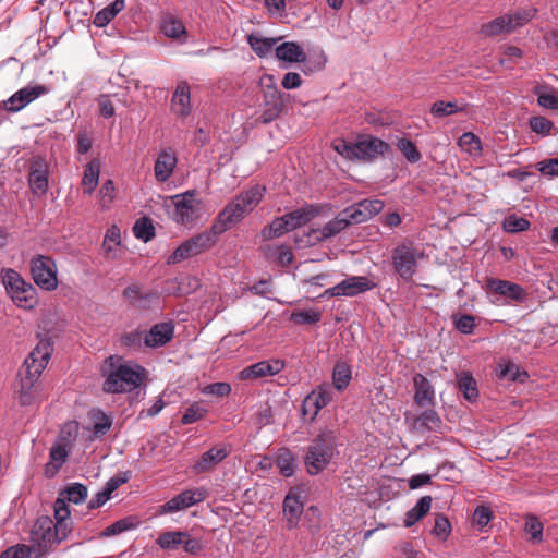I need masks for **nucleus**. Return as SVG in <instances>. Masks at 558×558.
I'll use <instances>...</instances> for the list:
<instances>
[{
    "label": "nucleus",
    "mask_w": 558,
    "mask_h": 558,
    "mask_svg": "<svg viewBox=\"0 0 558 558\" xmlns=\"http://www.w3.org/2000/svg\"><path fill=\"white\" fill-rule=\"evenodd\" d=\"M162 33L169 37L180 41H185L186 28L184 24L173 16H167L162 21Z\"/></svg>",
    "instance_id": "c9c22d12"
},
{
    "label": "nucleus",
    "mask_w": 558,
    "mask_h": 558,
    "mask_svg": "<svg viewBox=\"0 0 558 558\" xmlns=\"http://www.w3.org/2000/svg\"><path fill=\"white\" fill-rule=\"evenodd\" d=\"M315 403L322 410L323 408L327 407L332 401V390L327 385L318 386L316 391L311 392Z\"/></svg>",
    "instance_id": "052dcab7"
},
{
    "label": "nucleus",
    "mask_w": 558,
    "mask_h": 558,
    "mask_svg": "<svg viewBox=\"0 0 558 558\" xmlns=\"http://www.w3.org/2000/svg\"><path fill=\"white\" fill-rule=\"evenodd\" d=\"M337 452V435L332 429L320 430L304 451V465L310 475L323 472Z\"/></svg>",
    "instance_id": "20e7f679"
},
{
    "label": "nucleus",
    "mask_w": 558,
    "mask_h": 558,
    "mask_svg": "<svg viewBox=\"0 0 558 558\" xmlns=\"http://www.w3.org/2000/svg\"><path fill=\"white\" fill-rule=\"evenodd\" d=\"M356 160L373 162L384 156L389 145L385 141L369 134L360 135L355 141Z\"/></svg>",
    "instance_id": "ddd939ff"
},
{
    "label": "nucleus",
    "mask_w": 558,
    "mask_h": 558,
    "mask_svg": "<svg viewBox=\"0 0 558 558\" xmlns=\"http://www.w3.org/2000/svg\"><path fill=\"white\" fill-rule=\"evenodd\" d=\"M279 38H267L259 35L251 34L247 36V41L252 50L259 57L265 58L275 51V46Z\"/></svg>",
    "instance_id": "2f4dec72"
},
{
    "label": "nucleus",
    "mask_w": 558,
    "mask_h": 558,
    "mask_svg": "<svg viewBox=\"0 0 558 558\" xmlns=\"http://www.w3.org/2000/svg\"><path fill=\"white\" fill-rule=\"evenodd\" d=\"M52 351L53 348L50 340L41 339L19 369V388H16L15 393L19 395L22 405L33 403L35 399L33 389L43 371L48 365Z\"/></svg>",
    "instance_id": "f257e3e1"
},
{
    "label": "nucleus",
    "mask_w": 558,
    "mask_h": 558,
    "mask_svg": "<svg viewBox=\"0 0 558 558\" xmlns=\"http://www.w3.org/2000/svg\"><path fill=\"white\" fill-rule=\"evenodd\" d=\"M60 496L75 505L84 502L87 498V487L81 483H72L61 490Z\"/></svg>",
    "instance_id": "ea45409f"
},
{
    "label": "nucleus",
    "mask_w": 558,
    "mask_h": 558,
    "mask_svg": "<svg viewBox=\"0 0 558 558\" xmlns=\"http://www.w3.org/2000/svg\"><path fill=\"white\" fill-rule=\"evenodd\" d=\"M415 388L414 402L420 408L434 405L435 390L430 381L422 374H415L413 377Z\"/></svg>",
    "instance_id": "5701e85b"
},
{
    "label": "nucleus",
    "mask_w": 558,
    "mask_h": 558,
    "mask_svg": "<svg viewBox=\"0 0 558 558\" xmlns=\"http://www.w3.org/2000/svg\"><path fill=\"white\" fill-rule=\"evenodd\" d=\"M267 256L272 258L277 264L287 266L292 263L293 254L290 247L286 245H278L267 248Z\"/></svg>",
    "instance_id": "6e6d98bb"
},
{
    "label": "nucleus",
    "mask_w": 558,
    "mask_h": 558,
    "mask_svg": "<svg viewBox=\"0 0 558 558\" xmlns=\"http://www.w3.org/2000/svg\"><path fill=\"white\" fill-rule=\"evenodd\" d=\"M349 227V222L343 213H339L332 220L328 221L320 229H313V233H317L316 240L323 241L339 234Z\"/></svg>",
    "instance_id": "cd10ccee"
},
{
    "label": "nucleus",
    "mask_w": 558,
    "mask_h": 558,
    "mask_svg": "<svg viewBox=\"0 0 558 558\" xmlns=\"http://www.w3.org/2000/svg\"><path fill=\"white\" fill-rule=\"evenodd\" d=\"M459 146L473 156H478L482 153V143L478 136L471 132H465L459 138Z\"/></svg>",
    "instance_id": "de8ad7c7"
},
{
    "label": "nucleus",
    "mask_w": 558,
    "mask_h": 558,
    "mask_svg": "<svg viewBox=\"0 0 558 558\" xmlns=\"http://www.w3.org/2000/svg\"><path fill=\"white\" fill-rule=\"evenodd\" d=\"M48 165L44 157L36 156L31 159L28 184L33 194L43 196L49 187L48 183Z\"/></svg>",
    "instance_id": "2eb2a0df"
},
{
    "label": "nucleus",
    "mask_w": 558,
    "mask_h": 558,
    "mask_svg": "<svg viewBox=\"0 0 558 558\" xmlns=\"http://www.w3.org/2000/svg\"><path fill=\"white\" fill-rule=\"evenodd\" d=\"M174 206L173 218L177 222L186 225L198 218L201 201L194 190L171 197Z\"/></svg>",
    "instance_id": "9b49d317"
},
{
    "label": "nucleus",
    "mask_w": 558,
    "mask_h": 558,
    "mask_svg": "<svg viewBox=\"0 0 558 558\" xmlns=\"http://www.w3.org/2000/svg\"><path fill=\"white\" fill-rule=\"evenodd\" d=\"M492 519L493 512L487 506L480 505L475 508L473 513V524H475L480 529H484L489 524Z\"/></svg>",
    "instance_id": "69168bd1"
},
{
    "label": "nucleus",
    "mask_w": 558,
    "mask_h": 558,
    "mask_svg": "<svg viewBox=\"0 0 558 558\" xmlns=\"http://www.w3.org/2000/svg\"><path fill=\"white\" fill-rule=\"evenodd\" d=\"M543 523L534 515L526 518L524 531L530 535L534 543H541L543 541Z\"/></svg>",
    "instance_id": "13d9d810"
},
{
    "label": "nucleus",
    "mask_w": 558,
    "mask_h": 558,
    "mask_svg": "<svg viewBox=\"0 0 558 558\" xmlns=\"http://www.w3.org/2000/svg\"><path fill=\"white\" fill-rule=\"evenodd\" d=\"M229 456V450L225 447H213L204 452L201 458L194 463L193 472L195 474H203L214 470L221 461Z\"/></svg>",
    "instance_id": "aec40b11"
},
{
    "label": "nucleus",
    "mask_w": 558,
    "mask_h": 558,
    "mask_svg": "<svg viewBox=\"0 0 558 558\" xmlns=\"http://www.w3.org/2000/svg\"><path fill=\"white\" fill-rule=\"evenodd\" d=\"M68 502L69 501L60 495L57 498V500L54 501V517H56L54 523L57 525H60V523H62V525L64 524L69 529V533H70L71 529H72V523L70 521L71 512H70Z\"/></svg>",
    "instance_id": "37998d69"
},
{
    "label": "nucleus",
    "mask_w": 558,
    "mask_h": 558,
    "mask_svg": "<svg viewBox=\"0 0 558 558\" xmlns=\"http://www.w3.org/2000/svg\"><path fill=\"white\" fill-rule=\"evenodd\" d=\"M352 379L351 366L344 361H338L332 369V385L338 391H343Z\"/></svg>",
    "instance_id": "7c9ffc66"
},
{
    "label": "nucleus",
    "mask_w": 558,
    "mask_h": 558,
    "mask_svg": "<svg viewBox=\"0 0 558 558\" xmlns=\"http://www.w3.org/2000/svg\"><path fill=\"white\" fill-rule=\"evenodd\" d=\"M49 87L41 84L27 85L14 94L20 98L22 105L25 107L36 100L37 98L49 93Z\"/></svg>",
    "instance_id": "e433bc0d"
},
{
    "label": "nucleus",
    "mask_w": 558,
    "mask_h": 558,
    "mask_svg": "<svg viewBox=\"0 0 558 558\" xmlns=\"http://www.w3.org/2000/svg\"><path fill=\"white\" fill-rule=\"evenodd\" d=\"M356 204L362 209L364 217H366L368 220L372 217H374L375 215L379 214L385 207V203L377 198L376 199H363Z\"/></svg>",
    "instance_id": "bf43d9fd"
},
{
    "label": "nucleus",
    "mask_w": 558,
    "mask_h": 558,
    "mask_svg": "<svg viewBox=\"0 0 558 558\" xmlns=\"http://www.w3.org/2000/svg\"><path fill=\"white\" fill-rule=\"evenodd\" d=\"M208 497V490L205 487H197L185 489L179 495H175L170 500L160 506L159 513H174L180 510L187 509L191 506L204 501Z\"/></svg>",
    "instance_id": "f8f14e48"
},
{
    "label": "nucleus",
    "mask_w": 558,
    "mask_h": 558,
    "mask_svg": "<svg viewBox=\"0 0 558 558\" xmlns=\"http://www.w3.org/2000/svg\"><path fill=\"white\" fill-rule=\"evenodd\" d=\"M498 377L500 379H507L510 381H521L527 377V373L517 366L514 363H508L505 365H500V369L498 372Z\"/></svg>",
    "instance_id": "8fccbe9b"
},
{
    "label": "nucleus",
    "mask_w": 558,
    "mask_h": 558,
    "mask_svg": "<svg viewBox=\"0 0 558 558\" xmlns=\"http://www.w3.org/2000/svg\"><path fill=\"white\" fill-rule=\"evenodd\" d=\"M207 410L205 408L201 407L198 403L195 402L185 410L181 418V423L183 425L195 423L203 418Z\"/></svg>",
    "instance_id": "0e129e2a"
},
{
    "label": "nucleus",
    "mask_w": 558,
    "mask_h": 558,
    "mask_svg": "<svg viewBox=\"0 0 558 558\" xmlns=\"http://www.w3.org/2000/svg\"><path fill=\"white\" fill-rule=\"evenodd\" d=\"M457 386L465 400L475 402L478 398L477 383L468 372L457 374Z\"/></svg>",
    "instance_id": "c756f323"
},
{
    "label": "nucleus",
    "mask_w": 558,
    "mask_h": 558,
    "mask_svg": "<svg viewBox=\"0 0 558 558\" xmlns=\"http://www.w3.org/2000/svg\"><path fill=\"white\" fill-rule=\"evenodd\" d=\"M533 93L537 96V102L541 107L558 110V95L555 90L546 92L545 87L537 86Z\"/></svg>",
    "instance_id": "a18cd8bd"
},
{
    "label": "nucleus",
    "mask_w": 558,
    "mask_h": 558,
    "mask_svg": "<svg viewBox=\"0 0 558 558\" xmlns=\"http://www.w3.org/2000/svg\"><path fill=\"white\" fill-rule=\"evenodd\" d=\"M432 501L433 499L430 496L421 497L415 506L407 512L404 518V526L411 527L418 520H421L429 511Z\"/></svg>",
    "instance_id": "473e14b6"
},
{
    "label": "nucleus",
    "mask_w": 558,
    "mask_h": 558,
    "mask_svg": "<svg viewBox=\"0 0 558 558\" xmlns=\"http://www.w3.org/2000/svg\"><path fill=\"white\" fill-rule=\"evenodd\" d=\"M333 149L345 159L356 160L355 141L339 140L333 144Z\"/></svg>",
    "instance_id": "338daca9"
},
{
    "label": "nucleus",
    "mask_w": 558,
    "mask_h": 558,
    "mask_svg": "<svg viewBox=\"0 0 558 558\" xmlns=\"http://www.w3.org/2000/svg\"><path fill=\"white\" fill-rule=\"evenodd\" d=\"M123 296L130 303L143 306V303L146 301L147 295H144L142 293V288L138 283H132L128 286L123 290Z\"/></svg>",
    "instance_id": "680f3d73"
},
{
    "label": "nucleus",
    "mask_w": 558,
    "mask_h": 558,
    "mask_svg": "<svg viewBox=\"0 0 558 558\" xmlns=\"http://www.w3.org/2000/svg\"><path fill=\"white\" fill-rule=\"evenodd\" d=\"M156 544L165 550H179L197 556L203 550L202 541L193 537L189 531L175 530L159 534Z\"/></svg>",
    "instance_id": "6e6552de"
},
{
    "label": "nucleus",
    "mask_w": 558,
    "mask_h": 558,
    "mask_svg": "<svg viewBox=\"0 0 558 558\" xmlns=\"http://www.w3.org/2000/svg\"><path fill=\"white\" fill-rule=\"evenodd\" d=\"M302 513L303 502L301 499L295 495L288 494L283 500V515L287 520L288 530L298 527Z\"/></svg>",
    "instance_id": "a878e982"
},
{
    "label": "nucleus",
    "mask_w": 558,
    "mask_h": 558,
    "mask_svg": "<svg viewBox=\"0 0 558 558\" xmlns=\"http://www.w3.org/2000/svg\"><path fill=\"white\" fill-rule=\"evenodd\" d=\"M463 108L457 101L438 100L430 108V113L437 118H444L462 111Z\"/></svg>",
    "instance_id": "603ef678"
},
{
    "label": "nucleus",
    "mask_w": 558,
    "mask_h": 558,
    "mask_svg": "<svg viewBox=\"0 0 558 558\" xmlns=\"http://www.w3.org/2000/svg\"><path fill=\"white\" fill-rule=\"evenodd\" d=\"M31 274L34 282L46 291L58 287L57 266L51 257L37 255L31 260Z\"/></svg>",
    "instance_id": "9d476101"
},
{
    "label": "nucleus",
    "mask_w": 558,
    "mask_h": 558,
    "mask_svg": "<svg viewBox=\"0 0 558 558\" xmlns=\"http://www.w3.org/2000/svg\"><path fill=\"white\" fill-rule=\"evenodd\" d=\"M220 235L219 232H216L214 229V225L211 227L189 239L184 243H182L170 256L168 259V264H177L183 259L196 256L204 251L214 246L217 242V236Z\"/></svg>",
    "instance_id": "0eeeda50"
},
{
    "label": "nucleus",
    "mask_w": 558,
    "mask_h": 558,
    "mask_svg": "<svg viewBox=\"0 0 558 558\" xmlns=\"http://www.w3.org/2000/svg\"><path fill=\"white\" fill-rule=\"evenodd\" d=\"M177 161L175 154L170 148L161 150L154 167L156 179L166 182L171 177Z\"/></svg>",
    "instance_id": "b1692460"
},
{
    "label": "nucleus",
    "mask_w": 558,
    "mask_h": 558,
    "mask_svg": "<svg viewBox=\"0 0 558 558\" xmlns=\"http://www.w3.org/2000/svg\"><path fill=\"white\" fill-rule=\"evenodd\" d=\"M68 535L69 529L64 524L57 525L51 518L40 517L32 529L31 541L41 555L53 545L64 541Z\"/></svg>",
    "instance_id": "423d86ee"
},
{
    "label": "nucleus",
    "mask_w": 558,
    "mask_h": 558,
    "mask_svg": "<svg viewBox=\"0 0 558 558\" xmlns=\"http://www.w3.org/2000/svg\"><path fill=\"white\" fill-rule=\"evenodd\" d=\"M94 420L93 433L96 437L106 435L112 426V418L101 410H96L92 415Z\"/></svg>",
    "instance_id": "49530a36"
},
{
    "label": "nucleus",
    "mask_w": 558,
    "mask_h": 558,
    "mask_svg": "<svg viewBox=\"0 0 558 558\" xmlns=\"http://www.w3.org/2000/svg\"><path fill=\"white\" fill-rule=\"evenodd\" d=\"M266 189L254 185L236 195L215 218L213 225L216 232L222 234L240 223L262 202Z\"/></svg>",
    "instance_id": "7ed1b4c3"
},
{
    "label": "nucleus",
    "mask_w": 558,
    "mask_h": 558,
    "mask_svg": "<svg viewBox=\"0 0 558 558\" xmlns=\"http://www.w3.org/2000/svg\"><path fill=\"white\" fill-rule=\"evenodd\" d=\"M397 147L404 158L411 163L418 162L422 158V154L417 149L416 145L409 138L402 137L398 140Z\"/></svg>",
    "instance_id": "09e8293b"
},
{
    "label": "nucleus",
    "mask_w": 558,
    "mask_h": 558,
    "mask_svg": "<svg viewBox=\"0 0 558 558\" xmlns=\"http://www.w3.org/2000/svg\"><path fill=\"white\" fill-rule=\"evenodd\" d=\"M322 210L323 207L318 204H306L295 210L284 214L283 216L289 231L306 226L313 219L318 217Z\"/></svg>",
    "instance_id": "f3484780"
},
{
    "label": "nucleus",
    "mask_w": 558,
    "mask_h": 558,
    "mask_svg": "<svg viewBox=\"0 0 558 558\" xmlns=\"http://www.w3.org/2000/svg\"><path fill=\"white\" fill-rule=\"evenodd\" d=\"M49 458L50 462L46 464L45 472L48 477H52L66 461L68 451L64 446L56 445L50 449Z\"/></svg>",
    "instance_id": "f704fd0d"
},
{
    "label": "nucleus",
    "mask_w": 558,
    "mask_h": 558,
    "mask_svg": "<svg viewBox=\"0 0 558 558\" xmlns=\"http://www.w3.org/2000/svg\"><path fill=\"white\" fill-rule=\"evenodd\" d=\"M137 525V523L135 522V519L134 518H123L121 520H118L116 521L114 523H112L111 525L107 526L101 533L100 535L102 537H110V536H114V535H118V534H121L123 532H126V531H130V530H133L135 529Z\"/></svg>",
    "instance_id": "c03bdc74"
},
{
    "label": "nucleus",
    "mask_w": 558,
    "mask_h": 558,
    "mask_svg": "<svg viewBox=\"0 0 558 558\" xmlns=\"http://www.w3.org/2000/svg\"><path fill=\"white\" fill-rule=\"evenodd\" d=\"M511 22L506 15L499 16L488 23H485L481 27V34L486 37H495L501 34L511 33Z\"/></svg>",
    "instance_id": "72a5a7b5"
},
{
    "label": "nucleus",
    "mask_w": 558,
    "mask_h": 558,
    "mask_svg": "<svg viewBox=\"0 0 558 558\" xmlns=\"http://www.w3.org/2000/svg\"><path fill=\"white\" fill-rule=\"evenodd\" d=\"M290 232L287 226L284 216L276 217L267 227L260 231V238L263 241H269L275 238H280L283 234Z\"/></svg>",
    "instance_id": "4c0bfd02"
},
{
    "label": "nucleus",
    "mask_w": 558,
    "mask_h": 558,
    "mask_svg": "<svg viewBox=\"0 0 558 558\" xmlns=\"http://www.w3.org/2000/svg\"><path fill=\"white\" fill-rule=\"evenodd\" d=\"M170 109L175 116L181 118L191 114V87L186 81L178 83L171 98Z\"/></svg>",
    "instance_id": "a211bd4d"
},
{
    "label": "nucleus",
    "mask_w": 558,
    "mask_h": 558,
    "mask_svg": "<svg viewBox=\"0 0 558 558\" xmlns=\"http://www.w3.org/2000/svg\"><path fill=\"white\" fill-rule=\"evenodd\" d=\"M133 232L137 239L146 243L155 236V227L149 218L143 217L135 221Z\"/></svg>",
    "instance_id": "79ce46f5"
},
{
    "label": "nucleus",
    "mask_w": 558,
    "mask_h": 558,
    "mask_svg": "<svg viewBox=\"0 0 558 558\" xmlns=\"http://www.w3.org/2000/svg\"><path fill=\"white\" fill-rule=\"evenodd\" d=\"M531 223L527 219L519 217L514 214L509 215L504 219L502 228L508 233H518L525 231L530 228Z\"/></svg>",
    "instance_id": "864d4df0"
},
{
    "label": "nucleus",
    "mask_w": 558,
    "mask_h": 558,
    "mask_svg": "<svg viewBox=\"0 0 558 558\" xmlns=\"http://www.w3.org/2000/svg\"><path fill=\"white\" fill-rule=\"evenodd\" d=\"M277 468L286 477L293 475L294 473V457L288 449H283L279 452L276 461Z\"/></svg>",
    "instance_id": "5fc2aeb1"
},
{
    "label": "nucleus",
    "mask_w": 558,
    "mask_h": 558,
    "mask_svg": "<svg viewBox=\"0 0 558 558\" xmlns=\"http://www.w3.org/2000/svg\"><path fill=\"white\" fill-rule=\"evenodd\" d=\"M486 290L514 302H522L526 298V293L520 284L497 278L486 280Z\"/></svg>",
    "instance_id": "dca6fc26"
},
{
    "label": "nucleus",
    "mask_w": 558,
    "mask_h": 558,
    "mask_svg": "<svg viewBox=\"0 0 558 558\" xmlns=\"http://www.w3.org/2000/svg\"><path fill=\"white\" fill-rule=\"evenodd\" d=\"M1 281L8 292L9 295L20 289V287H25L27 283L23 277L12 268H3L1 270Z\"/></svg>",
    "instance_id": "58836bf2"
},
{
    "label": "nucleus",
    "mask_w": 558,
    "mask_h": 558,
    "mask_svg": "<svg viewBox=\"0 0 558 558\" xmlns=\"http://www.w3.org/2000/svg\"><path fill=\"white\" fill-rule=\"evenodd\" d=\"M32 550L31 546L24 544L15 545L2 551L0 558H29Z\"/></svg>",
    "instance_id": "774afa93"
},
{
    "label": "nucleus",
    "mask_w": 558,
    "mask_h": 558,
    "mask_svg": "<svg viewBox=\"0 0 558 558\" xmlns=\"http://www.w3.org/2000/svg\"><path fill=\"white\" fill-rule=\"evenodd\" d=\"M120 356L110 355L101 371L105 381L102 390L107 393H123L141 386L145 378V368L138 364L120 363Z\"/></svg>",
    "instance_id": "f03ea898"
},
{
    "label": "nucleus",
    "mask_w": 558,
    "mask_h": 558,
    "mask_svg": "<svg viewBox=\"0 0 558 558\" xmlns=\"http://www.w3.org/2000/svg\"><path fill=\"white\" fill-rule=\"evenodd\" d=\"M284 364L280 360L260 361L241 371V377L247 379L274 376L279 374Z\"/></svg>",
    "instance_id": "4be33fe9"
},
{
    "label": "nucleus",
    "mask_w": 558,
    "mask_h": 558,
    "mask_svg": "<svg viewBox=\"0 0 558 558\" xmlns=\"http://www.w3.org/2000/svg\"><path fill=\"white\" fill-rule=\"evenodd\" d=\"M405 422L412 433L420 435L440 433L442 428V420L434 409H427L417 415L405 414Z\"/></svg>",
    "instance_id": "4468645a"
},
{
    "label": "nucleus",
    "mask_w": 558,
    "mask_h": 558,
    "mask_svg": "<svg viewBox=\"0 0 558 558\" xmlns=\"http://www.w3.org/2000/svg\"><path fill=\"white\" fill-rule=\"evenodd\" d=\"M536 12H537V10L535 8H529V9L518 10L513 14L506 15L512 24L511 25L512 32L514 29H517L518 27L523 26L529 21H531L535 16Z\"/></svg>",
    "instance_id": "4d7b16f0"
},
{
    "label": "nucleus",
    "mask_w": 558,
    "mask_h": 558,
    "mask_svg": "<svg viewBox=\"0 0 558 558\" xmlns=\"http://www.w3.org/2000/svg\"><path fill=\"white\" fill-rule=\"evenodd\" d=\"M452 323L454 328L463 335H472L475 330V317L470 314H453Z\"/></svg>",
    "instance_id": "3c124183"
},
{
    "label": "nucleus",
    "mask_w": 558,
    "mask_h": 558,
    "mask_svg": "<svg viewBox=\"0 0 558 558\" xmlns=\"http://www.w3.org/2000/svg\"><path fill=\"white\" fill-rule=\"evenodd\" d=\"M259 86L262 89L264 110L256 119V122L269 124L280 117L286 107V101L290 96L278 89L275 77L269 74H265L260 77Z\"/></svg>",
    "instance_id": "39448f33"
},
{
    "label": "nucleus",
    "mask_w": 558,
    "mask_h": 558,
    "mask_svg": "<svg viewBox=\"0 0 558 558\" xmlns=\"http://www.w3.org/2000/svg\"><path fill=\"white\" fill-rule=\"evenodd\" d=\"M144 337L143 332L136 329L122 335L120 341L121 344L128 349L140 350L144 342Z\"/></svg>",
    "instance_id": "e2e57ef3"
},
{
    "label": "nucleus",
    "mask_w": 558,
    "mask_h": 558,
    "mask_svg": "<svg viewBox=\"0 0 558 558\" xmlns=\"http://www.w3.org/2000/svg\"><path fill=\"white\" fill-rule=\"evenodd\" d=\"M395 272L405 282L412 281L417 269V252L410 243H400L391 252Z\"/></svg>",
    "instance_id": "1a4fd4ad"
},
{
    "label": "nucleus",
    "mask_w": 558,
    "mask_h": 558,
    "mask_svg": "<svg viewBox=\"0 0 558 558\" xmlns=\"http://www.w3.org/2000/svg\"><path fill=\"white\" fill-rule=\"evenodd\" d=\"M174 325L172 322L154 325L144 337V344L147 348H159L167 344L173 338Z\"/></svg>",
    "instance_id": "412c9836"
},
{
    "label": "nucleus",
    "mask_w": 558,
    "mask_h": 558,
    "mask_svg": "<svg viewBox=\"0 0 558 558\" xmlns=\"http://www.w3.org/2000/svg\"><path fill=\"white\" fill-rule=\"evenodd\" d=\"M99 179V165L94 161L89 162L84 171L82 185L84 193L92 194L98 185Z\"/></svg>",
    "instance_id": "a19ab883"
},
{
    "label": "nucleus",
    "mask_w": 558,
    "mask_h": 558,
    "mask_svg": "<svg viewBox=\"0 0 558 558\" xmlns=\"http://www.w3.org/2000/svg\"><path fill=\"white\" fill-rule=\"evenodd\" d=\"M278 60L288 63H301L306 60L304 49L295 41H284L275 48Z\"/></svg>",
    "instance_id": "393cba45"
},
{
    "label": "nucleus",
    "mask_w": 558,
    "mask_h": 558,
    "mask_svg": "<svg viewBox=\"0 0 558 558\" xmlns=\"http://www.w3.org/2000/svg\"><path fill=\"white\" fill-rule=\"evenodd\" d=\"M10 296L15 305L24 310H33L38 304L37 290L29 282L13 291Z\"/></svg>",
    "instance_id": "bb28decb"
},
{
    "label": "nucleus",
    "mask_w": 558,
    "mask_h": 558,
    "mask_svg": "<svg viewBox=\"0 0 558 558\" xmlns=\"http://www.w3.org/2000/svg\"><path fill=\"white\" fill-rule=\"evenodd\" d=\"M128 481L126 477L113 476L111 477L104 488L99 490L88 502L89 509H97L104 506L110 498L112 493L118 489L123 483Z\"/></svg>",
    "instance_id": "c85d7f7f"
},
{
    "label": "nucleus",
    "mask_w": 558,
    "mask_h": 558,
    "mask_svg": "<svg viewBox=\"0 0 558 558\" xmlns=\"http://www.w3.org/2000/svg\"><path fill=\"white\" fill-rule=\"evenodd\" d=\"M339 296H356L361 293L373 290L377 284L365 276H350L339 282Z\"/></svg>",
    "instance_id": "6ab92c4d"
}]
</instances>
